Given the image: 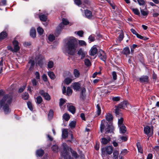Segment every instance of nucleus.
<instances>
[{
    "label": "nucleus",
    "instance_id": "9d476101",
    "mask_svg": "<svg viewBox=\"0 0 159 159\" xmlns=\"http://www.w3.org/2000/svg\"><path fill=\"white\" fill-rule=\"evenodd\" d=\"M84 13L86 17L88 19H91L93 18V16L92 12L89 10H84Z\"/></svg>",
    "mask_w": 159,
    "mask_h": 159
},
{
    "label": "nucleus",
    "instance_id": "dca6fc26",
    "mask_svg": "<svg viewBox=\"0 0 159 159\" xmlns=\"http://www.w3.org/2000/svg\"><path fill=\"white\" fill-rule=\"evenodd\" d=\"M40 20L42 21H45L47 20V16L43 14L42 13H40L39 15Z\"/></svg>",
    "mask_w": 159,
    "mask_h": 159
},
{
    "label": "nucleus",
    "instance_id": "f8f14e48",
    "mask_svg": "<svg viewBox=\"0 0 159 159\" xmlns=\"http://www.w3.org/2000/svg\"><path fill=\"white\" fill-rule=\"evenodd\" d=\"M148 80V77L147 75H143L139 78V81L141 83L147 82Z\"/></svg>",
    "mask_w": 159,
    "mask_h": 159
},
{
    "label": "nucleus",
    "instance_id": "5701e85b",
    "mask_svg": "<svg viewBox=\"0 0 159 159\" xmlns=\"http://www.w3.org/2000/svg\"><path fill=\"white\" fill-rule=\"evenodd\" d=\"M73 74L75 78L79 77L80 73L79 70L77 69H75L74 70Z\"/></svg>",
    "mask_w": 159,
    "mask_h": 159
},
{
    "label": "nucleus",
    "instance_id": "774afa93",
    "mask_svg": "<svg viewBox=\"0 0 159 159\" xmlns=\"http://www.w3.org/2000/svg\"><path fill=\"white\" fill-rule=\"evenodd\" d=\"M153 157V155L151 153L148 154L147 159H152Z\"/></svg>",
    "mask_w": 159,
    "mask_h": 159
},
{
    "label": "nucleus",
    "instance_id": "a18cd8bd",
    "mask_svg": "<svg viewBox=\"0 0 159 159\" xmlns=\"http://www.w3.org/2000/svg\"><path fill=\"white\" fill-rule=\"evenodd\" d=\"M97 113L98 115H99L101 113V109L100 106H99L98 104L97 105Z\"/></svg>",
    "mask_w": 159,
    "mask_h": 159
},
{
    "label": "nucleus",
    "instance_id": "09e8293b",
    "mask_svg": "<svg viewBox=\"0 0 159 159\" xmlns=\"http://www.w3.org/2000/svg\"><path fill=\"white\" fill-rule=\"evenodd\" d=\"M123 119L122 118H121L120 119L118 120V124L119 126L124 125L123 123Z\"/></svg>",
    "mask_w": 159,
    "mask_h": 159
},
{
    "label": "nucleus",
    "instance_id": "e2e57ef3",
    "mask_svg": "<svg viewBox=\"0 0 159 159\" xmlns=\"http://www.w3.org/2000/svg\"><path fill=\"white\" fill-rule=\"evenodd\" d=\"M120 108L118 107L115 110V112L116 115H118L119 114L120 110Z\"/></svg>",
    "mask_w": 159,
    "mask_h": 159
},
{
    "label": "nucleus",
    "instance_id": "39448f33",
    "mask_svg": "<svg viewBox=\"0 0 159 159\" xmlns=\"http://www.w3.org/2000/svg\"><path fill=\"white\" fill-rule=\"evenodd\" d=\"M102 157H105L107 155H110L113 151V148L112 146H108L102 148Z\"/></svg>",
    "mask_w": 159,
    "mask_h": 159
},
{
    "label": "nucleus",
    "instance_id": "72a5a7b5",
    "mask_svg": "<svg viewBox=\"0 0 159 159\" xmlns=\"http://www.w3.org/2000/svg\"><path fill=\"white\" fill-rule=\"evenodd\" d=\"M65 102V99L63 98H61L59 103V106L61 108H63L64 107H62L63 105L64 104Z\"/></svg>",
    "mask_w": 159,
    "mask_h": 159
},
{
    "label": "nucleus",
    "instance_id": "7ed1b4c3",
    "mask_svg": "<svg viewBox=\"0 0 159 159\" xmlns=\"http://www.w3.org/2000/svg\"><path fill=\"white\" fill-rule=\"evenodd\" d=\"M62 147L63 150L61 152V155L64 159H73L70 156L69 152L70 151L72 156L76 158L79 157V156L77 153L71 148L69 147L66 143L62 144Z\"/></svg>",
    "mask_w": 159,
    "mask_h": 159
},
{
    "label": "nucleus",
    "instance_id": "c9c22d12",
    "mask_svg": "<svg viewBox=\"0 0 159 159\" xmlns=\"http://www.w3.org/2000/svg\"><path fill=\"white\" fill-rule=\"evenodd\" d=\"M43 100L42 98L40 96H38L36 98V102L38 104L41 103Z\"/></svg>",
    "mask_w": 159,
    "mask_h": 159
},
{
    "label": "nucleus",
    "instance_id": "20e7f679",
    "mask_svg": "<svg viewBox=\"0 0 159 159\" xmlns=\"http://www.w3.org/2000/svg\"><path fill=\"white\" fill-rule=\"evenodd\" d=\"M69 24L68 20L65 18L62 19V23H60L57 27L56 31V35H58L61 31L62 29L64 28V25H66Z\"/></svg>",
    "mask_w": 159,
    "mask_h": 159
},
{
    "label": "nucleus",
    "instance_id": "79ce46f5",
    "mask_svg": "<svg viewBox=\"0 0 159 159\" xmlns=\"http://www.w3.org/2000/svg\"><path fill=\"white\" fill-rule=\"evenodd\" d=\"M55 39V37L53 34H50L48 36V39L49 41L52 42Z\"/></svg>",
    "mask_w": 159,
    "mask_h": 159
},
{
    "label": "nucleus",
    "instance_id": "5fc2aeb1",
    "mask_svg": "<svg viewBox=\"0 0 159 159\" xmlns=\"http://www.w3.org/2000/svg\"><path fill=\"white\" fill-rule=\"evenodd\" d=\"M75 3L78 6H79L82 4L81 1L80 0H74Z\"/></svg>",
    "mask_w": 159,
    "mask_h": 159
},
{
    "label": "nucleus",
    "instance_id": "4d7b16f0",
    "mask_svg": "<svg viewBox=\"0 0 159 159\" xmlns=\"http://www.w3.org/2000/svg\"><path fill=\"white\" fill-rule=\"evenodd\" d=\"M112 76L114 80H116L117 79L116 73L115 71H113L112 73Z\"/></svg>",
    "mask_w": 159,
    "mask_h": 159
},
{
    "label": "nucleus",
    "instance_id": "8fccbe9b",
    "mask_svg": "<svg viewBox=\"0 0 159 159\" xmlns=\"http://www.w3.org/2000/svg\"><path fill=\"white\" fill-rule=\"evenodd\" d=\"M104 128H105V125H104V124H103V123L101 122V123L100 125V131L101 133L103 132V131L104 129Z\"/></svg>",
    "mask_w": 159,
    "mask_h": 159
},
{
    "label": "nucleus",
    "instance_id": "0eeeda50",
    "mask_svg": "<svg viewBox=\"0 0 159 159\" xmlns=\"http://www.w3.org/2000/svg\"><path fill=\"white\" fill-rule=\"evenodd\" d=\"M98 52V49L95 46L92 47L89 51V55L91 56H94L93 59L96 58L95 56Z\"/></svg>",
    "mask_w": 159,
    "mask_h": 159
},
{
    "label": "nucleus",
    "instance_id": "423d86ee",
    "mask_svg": "<svg viewBox=\"0 0 159 159\" xmlns=\"http://www.w3.org/2000/svg\"><path fill=\"white\" fill-rule=\"evenodd\" d=\"M144 133L149 137L152 136L153 134V130L149 126H147L144 128Z\"/></svg>",
    "mask_w": 159,
    "mask_h": 159
},
{
    "label": "nucleus",
    "instance_id": "a878e982",
    "mask_svg": "<svg viewBox=\"0 0 159 159\" xmlns=\"http://www.w3.org/2000/svg\"><path fill=\"white\" fill-rule=\"evenodd\" d=\"M44 153V151L42 149H39L37 150L36 152V154L39 157L42 156Z\"/></svg>",
    "mask_w": 159,
    "mask_h": 159
},
{
    "label": "nucleus",
    "instance_id": "f03ea898",
    "mask_svg": "<svg viewBox=\"0 0 159 159\" xmlns=\"http://www.w3.org/2000/svg\"><path fill=\"white\" fill-rule=\"evenodd\" d=\"M12 96L7 94L4 96L0 101V110L2 107L5 114L9 113L11 111L9 106L12 102Z\"/></svg>",
    "mask_w": 159,
    "mask_h": 159
},
{
    "label": "nucleus",
    "instance_id": "c03bdc74",
    "mask_svg": "<svg viewBox=\"0 0 159 159\" xmlns=\"http://www.w3.org/2000/svg\"><path fill=\"white\" fill-rule=\"evenodd\" d=\"M131 9L134 13L137 15L140 14V12L139 10L137 8H131Z\"/></svg>",
    "mask_w": 159,
    "mask_h": 159
},
{
    "label": "nucleus",
    "instance_id": "1a4fd4ad",
    "mask_svg": "<svg viewBox=\"0 0 159 159\" xmlns=\"http://www.w3.org/2000/svg\"><path fill=\"white\" fill-rule=\"evenodd\" d=\"M39 93L41 95L43 96L46 100L48 101L51 98L49 94L47 93H45L43 90H40Z\"/></svg>",
    "mask_w": 159,
    "mask_h": 159
},
{
    "label": "nucleus",
    "instance_id": "864d4df0",
    "mask_svg": "<svg viewBox=\"0 0 159 159\" xmlns=\"http://www.w3.org/2000/svg\"><path fill=\"white\" fill-rule=\"evenodd\" d=\"M58 148L57 146L56 145H54L52 147V149L53 151L57 152L58 149Z\"/></svg>",
    "mask_w": 159,
    "mask_h": 159
},
{
    "label": "nucleus",
    "instance_id": "a211bd4d",
    "mask_svg": "<svg viewBox=\"0 0 159 159\" xmlns=\"http://www.w3.org/2000/svg\"><path fill=\"white\" fill-rule=\"evenodd\" d=\"M30 34L32 37L33 38L35 37L36 36V31L34 28H32L30 30Z\"/></svg>",
    "mask_w": 159,
    "mask_h": 159
},
{
    "label": "nucleus",
    "instance_id": "412c9836",
    "mask_svg": "<svg viewBox=\"0 0 159 159\" xmlns=\"http://www.w3.org/2000/svg\"><path fill=\"white\" fill-rule=\"evenodd\" d=\"M78 54L79 55L81 56V59H83L85 57V54L82 49H80L78 52Z\"/></svg>",
    "mask_w": 159,
    "mask_h": 159
},
{
    "label": "nucleus",
    "instance_id": "473e14b6",
    "mask_svg": "<svg viewBox=\"0 0 159 159\" xmlns=\"http://www.w3.org/2000/svg\"><path fill=\"white\" fill-rule=\"evenodd\" d=\"M63 117L66 121H67L70 119V116L69 114L66 113L63 115Z\"/></svg>",
    "mask_w": 159,
    "mask_h": 159
},
{
    "label": "nucleus",
    "instance_id": "9b49d317",
    "mask_svg": "<svg viewBox=\"0 0 159 159\" xmlns=\"http://www.w3.org/2000/svg\"><path fill=\"white\" fill-rule=\"evenodd\" d=\"M14 45V49L15 52H17L20 49V47L19 46V42L16 40H14L13 42Z\"/></svg>",
    "mask_w": 159,
    "mask_h": 159
},
{
    "label": "nucleus",
    "instance_id": "a19ab883",
    "mask_svg": "<svg viewBox=\"0 0 159 159\" xmlns=\"http://www.w3.org/2000/svg\"><path fill=\"white\" fill-rule=\"evenodd\" d=\"M53 111L52 110H50L49 111V113L48 114V118L49 119H51L53 117Z\"/></svg>",
    "mask_w": 159,
    "mask_h": 159
},
{
    "label": "nucleus",
    "instance_id": "aec40b11",
    "mask_svg": "<svg viewBox=\"0 0 159 159\" xmlns=\"http://www.w3.org/2000/svg\"><path fill=\"white\" fill-rule=\"evenodd\" d=\"M74 89L76 91H78L80 88V84L78 82L75 83L73 85Z\"/></svg>",
    "mask_w": 159,
    "mask_h": 159
},
{
    "label": "nucleus",
    "instance_id": "13d9d810",
    "mask_svg": "<svg viewBox=\"0 0 159 159\" xmlns=\"http://www.w3.org/2000/svg\"><path fill=\"white\" fill-rule=\"evenodd\" d=\"M88 39L89 40V43H90L94 41L95 40V38L93 36L90 35Z\"/></svg>",
    "mask_w": 159,
    "mask_h": 159
},
{
    "label": "nucleus",
    "instance_id": "6e6552de",
    "mask_svg": "<svg viewBox=\"0 0 159 159\" xmlns=\"http://www.w3.org/2000/svg\"><path fill=\"white\" fill-rule=\"evenodd\" d=\"M98 56L103 61H105L107 59L106 55L104 51L100 49L98 52Z\"/></svg>",
    "mask_w": 159,
    "mask_h": 159
},
{
    "label": "nucleus",
    "instance_id": "f3484780",
    "mask_svg": "<svg viewBox=\"0 0 159 159\" xmlns=\"http://www.w3.org/2000/svg\"><path fill=\"white\" fill-rule=\"evenodd\" d=\"M127 103L128 102L126 101L123 102L119 104L118 107L120 109H123L126 107Z\"/></svg>",
    "mask_w": 159,
    "mask_h": 159
},
{
    "label": "nucleus",
    "instance_id": "bf43d9fd",
    "mask_svg": "<svg viewBox=\"0 0 159 159\" xmlns=\"http://www.w3.org/2000/svg\"><path fill=\"white\" fill-rule=\"evenodd\" d=\"M120 139L122 140V142H125L128 139V137L127 136H121Z\"/></svg>",
    "mask_w": 159,
    "mask_h": 159
},
{
    "label": "nucleus",
    "instance_id": "ddd939ff",
    "mask_svg": "<svg viewBox=\"0 0 159 159\" xmlns=\"http://www.w3.org/2000/svg\"><path fill=\"white\" fill-rule=\"evenodd\" d=\"M67 107L68 110L73 114L75 113V109L74 106L72 105H71L70 104H68L67 106Z\"/></svg>",
    "mask_w": 159,
    "mask_h": 159
},
{
    "label": "nucleus",
    "instance_id": "680f3d73",
    "mask_svg": "<svg viewBox=\"0 0 159 159\" xmlns=\"http://www.w3.org/2000/svg\"><path fill=\"white\" fill-rule=\"evenodd\" d=\"M138 2L140 5H143L145 3L143 0H137Z\"/></svg>",
    "mask_w": 159,
    "mask_h": 159
},
{
    "label": "nucleus",
    "instance_id": "de8ad7c7",
    "mask_svg": "<svg viewBox=\"0 0 159 159\" xmlns=\"http://www.w3.org/2000/svg\"><path fill=\"white\" fill-rule=\"evenodd\" d=\"M72 92L71 89L69 87H67V94L68 95H71Z\"/></svg>",
    "mask_w": 159,
    "mask_h": 159
},
{
    "label": "nucleus",
    "instance_id": "69168bd1",
    "mask_svg": "<svg viewBox=\"0 0 159 159\" xmlns=\"http://www.w3.org/2000/svg\"><path fill=\"white\" fill-rule=\"evenodd\" d=\"M26 86V85H24L23 87L20 88L18 92L19 93H21L25 89V87Z\"/></svg>",
    "mask_w": 159,
    "mask_h": 159
},
{
    "label": "nucleus",
    "instance_id": "7c9ffc66",
    "mask_svg": "<svg viewBox=\"0 0 159 159\" xmlns=\"http://www.w3.org/2000/svg\"><path fill=\"white\" fill-rule=\"evenodd\" d=\"M140 11L142 15L143 16H147L148 14V12L146 9L145 10L141 9Z\"/></svg>",
    "mask_w": 159,
    "mask_h": 159
},
{
    "label": "nucleus",
    "instance_id": "3c124183",
    "mask_svg": "<svg viewBox=\"0 0 159 159\" xmlns=\"http://www.w3.org/2000/svg\"><path fill=\"white\" fill-rule=\"evenodd\" d=\"M79 43L81 46H86V44L85 42L83 40H79Z\"/></svg>",
    "mask_w": 159,
    "mask_h": 159
},
{
    "label": "nucleus",
    "instance_id": "cd10ccee",
    "mask_svg": "<svg viewBox=\"0 0 159 159\" xmlns=\"http://www.w3.org/2000/svg\"><path fill=\"white\" fill-rule=\"evenodd\" d=\"M7 36V33L5 32H2L0 34V40L4 39Z\"/></svg>",
    "mask_w": 159,
    "mask_h": 159
},
{
    "label": "nucleus",
    "instance_id": "4be33fe9",
    "mask_svg": "<svg viewBox=\"0 0 159 159\" xmlns=\"http://www.w3.org/2000/svg\"><path fill=\"white\" fill-rule=\"evenodd\" d=\"M120 128V132L121 133L124 134L125 133L126 129V128L124 125L119 126Z\"/></svg>",
    "mask_w": 159,
    "mask_h": 159
},
{
    "label": "nucleus",
    "instance_id": "393cba45",
    "mask_svg": "<svg viewBox=\"0 0 159 159\" xmlns=\"http://www.w3.org/2000/svg\"><path fill=\"white\" fill-rule=\"evenodd\" d=\"M137 146L139 152L141 153H143V149L140 143L139 142H137Z\"/></svg>",
    "mask_w": 159,
    "mask_h": 159
},
{
    "label": "nucleus",
    "instance_id": "e433bc0d",
    "mask_svg": "<svg viewBox=\"0 0 159 159\" xmlns=\"http://www.w3.org/2000/svg\"><path fill=\"white\" fill-rule=\"evenodd\" d=\"M37 31L38 33L40 35H42L44 31L43 29L40 27H39L37 28Z\"/></svg>",
    "mask_w": 159,
    "mask_h": 159
},
{
    "label": "nucleus",
    "instance_id": "052dcab7",
    "mask_svg": "<svg viewBox=\"0 0 159 159\" xmlns=\"http://www.w3.org/2000/svg\"><path fill=\"white\" fill-rule=\"evenodd\" d=\"M124 38V34L123 32H121L120 34L119 37V41H121Z\"/></svg>",
    "mask_w": 159,
    "mask_h": 159
},
{
    "label": "nucleus",
    "instance_id": "6e6d98bb",
    "mask_svg": "<svg viewBox=\"0 0 159 159\" xmlns=\"http://www.w3.org/2000/svg\"><path fill=\"white\" fill-rule=\"evenodd\" d=\"M127 153V149H124L122 150L120 153V155L124 156Z\"/></svg>",
    "mask_w": 159,
    "mask_h": 159
},
{
    "label": "nucleus",
    "instance_id": "6ab92c4d",
    "mask_svg": "<svg viewBox=\"0 0 159 159\" xmlns=\"http://www.w3.org/2000/svg\"><path fill=\"white\" fill-rule=\"evenodd\" d=\"M113 129L114 128L112 125H108L107 128L105 129L106 133L111 132H112Z\"/></svg>",
    "mask_w": 159,
    "mask_h": 159
},
{
    "label": "nucleus",
    "instance_id": "2f4dec72",
    "mask_svg": "<svg viewBox=\"0 0 159 159\" xmlns=\"http://www.w3.org/2000/svg\"><path fill=\"white\" fill-rule=\"evenodd\" d=\"M72 81V79L68 77L66 78L64 81V83L67 85H68Z\"/></svg>",
    "mask_w": 159,
    "mask_h": 159
},
{
    "label": "nucleus",
    "instance_id": "c85d7f7f",
    "mask_svg": "<svg viewBox=\"0 0 159 159\" xmlns=\"http://www.w3.org/2000/svg\"><path fill=\"white\" fill-rule=\"evenodd\" d=\"M106 119L107 120L109 121H111L113 119V116L110 113L107 114L106 116Z\"/></svg>",
    "mask_w": 159,
    "mask_h": 159
},
{
    "label": "nucleus",
    "instance_id": "b1692460",
    "mask_svg": "<svg viewBox=\"0 0 159 159\" xmlns=\"http://www.w3.org/2000/svg\"><path fill=\"white\" fill-rule=\"evenodd\" d=\"M48 74L49 77L52 80H54L56 78V76L54 73L52 71H48Z\"/></svg>",
    "mask_w": 159,
    "mask_h": 159
},
{
    "label": "nucleus",
    "instance_id": "37998d69",
    "mask_svg": "<svg viewBox=\"0 0 159 159\" xmlns=\"http://www.w3.org/2000/svg\"><path fill=\"white\" fill-rule=\"evenodd\" d=\"M31 82L34 86H36L38 84V82L35 79L32 80Z\"/></svg>",
    "mask_w": 159,
    "mask_h": 159
},
{
    "label": "nucleus",
    "instance_id": "bb28decb",
    "mask_svg": "<svg viewBox=\"0 0 159 159\" xmlns=\"http://www.w3.org/2000/svg\"><path fill=\"white\" fill-rule=\"evenodd\" d=\"M123 52L124 54L125 55H128L130 53V50L128 47H125L123 50Z\"/></svg>",
    "mask_w": 159,
    "mask_h": 159
},
{
    "label": "nucleus",
    "instance_id": "603ef678",
    "mask_svg": "<svg viewBox=\"0 0 159 159\" xmlns=\"http://www.w3.org/2000/svg\"><path fill=\"white\" fill-rule=\"evenodd\" d=\"M27 104L29 109L31 110L32 111L33 110L32 104L31 102H28Z\"/></svg>",
    "mask_w": 159,
    "mask_h": 159
},
{
    "label": "nucleus",
    "instance_id": "4c0bfd02",
    "mask_svg": "<svg viewBox=\"0 0 159 159\" xmlns=\"http://www.w3.org/2000/svg\"><path fill=\"white\" fill-rule=\"evenodd\" d=\"M76 124V122L75 121H72L69 124V126L71 129L74 128Z\"/></svg>",
    "mask_w": 159,
    "mask_h": 159
},
{
    "label": "nucleus",
    "instance_id": "f704fd0d",
    "mask_svg": "<svg viewBox=\"0 0 159 159\" xmlns=\"http://www.w3.org/2000/svg\"><path fill=\"white\" fill-rule=\"evenodd\" d=\"M119 154L118 151L116 150H115L113 154V157L115 159H118V156Z\"/></svg>",
    "mask_w": 159,
    "mask_h": 159
},
{
    "label": "nucleus",
    "instance_id": "58836bf2",
    "mask_svg": "<svg viewBox=\"0 0 159 159\" xmlns=\"http://www.w3.org/2000/svg\"><path fill=\"white\" fill-rule=\"evenodd\" d=\"M29 95L28 93H25L22 96V98L24 100H27L28 99Z\"/></svg>",
    "mask_w": 159,
    "mask_h": 159
},
{
    "label": "nucleus",
    "instance_id": "f257e3e1",
    "mask_svg": "<svg viewBox=\"0 0 159 159\" xmlns=\"http://www.w3.org/2000/svg\"><path fill=\"white\" fill-rule=\"evenodd\" d=\"M78 49L77 40L74 37L68 39L64 47V51L68 55H73L77 52Z\"/></svg>",
    "mask_w": 159,
    "mask_h": 159
},
{
    "label": "nucleus",
    "instance_id": "338daca9",
    "mask_svg": "<svg viewBox=\"0 0 159 159\" xmlns=\"http://www.w3.org/2000/svg\"><path fill=\"white\" fill-rule=\"evenodd\" d=\"M120 99V98L119 97H113L112 98V100L114 101H119Z\"/></svg>",
    "mask_w": 159,
    "mask_h": 159
},
{
    "label": "nucleus",
    "instance_id": "4468645a",
    "mask_svg": "<svg viewBox=\"0 0 159 159\" xmlns=\"http://www.w3.org/2000/svg\"><path fill=\"white\" fill-rule=\"evenodd\" d=\"M111 141V138L109 137L107 139L103 138L102 139L101 142L103 144H106Z\"/></svg>",
    "mask_w": 159,
    "mask_h": 159
},
{
    "label": "nucleus",
    "instance_id": "49530a36",
    "mask_svg": "<svg viewBox=\"0 0 159 159\" xmlns=\"http://www.w3.org/2000/svg\"><path fill=\"white\" fill-rule=\"evenodd\" d=\"M84 63L85 65L87 66H90L91 65V63L90 62L89 60L88 59H85L84 61Z\"/></svg>",
    "mask_w": 159,
    "mask_h": 159
},
{
    "label": "nucleus",
    "instance_id": "2eb2a0df",
    "mask_svg": "<svg viewBox=\"0 0 159 159\" xmlns=\"http://www.w3.org/2000/svg\"><path fill=\"white\" fill-rule=\"evenodd\" d=\"M68 131L67 129H64L62 130V138L66 139L68 136Z\"/></svg>",
    "mask_w": 159,
    "mask_h": 159
},
{
    "label": "nucleus",
    "instance_id": "ea45409f",
    "mask_svg": "<svg viewBox=\"0 0 159 159\" xmlns=\"http://www.w3.org/2000/svg\"><path fill=\"white\" fill-rule=\"evenodd\" d=\"M75 34H77L80 37H82L83 36L84 32L82 30L75 31Z\"/></svg>",
    "mask_w": 159,
    "mask_h": 159
},
{
    "label": "nucleus",
    "instance_id": "c756f323",
    "mask_svg": "<svg viewBox=\"0 0 159 159\" xmlns=\"http://www.w3.org/2000/svg\"><path fill=\"white\" fill-rule=\"evenodd\" d=\"M54 66V63L52 61H48L47 64L48 68L49 69L52 68Z\"/></svg>",
    "mask_w": 159,
    "mask_h": 159
},
{
    "label": "nucleus",
    "instance_id": "0e129e2a",
    "mask_svg": "<svg viewBox=\"0 0 159 159\" xmlns=\"http://www.w3.org/2000/svg\"><path fill=\"white\" fill-rule=\"evenodd\" d=\"M42 78L43 80H44L45 82H47L48 81V78L47 76L46 75L44 74H43L42 76Z\"/></svg>",
    "mask_w": 159,
    "mask_h": 159
}]
</instances>
